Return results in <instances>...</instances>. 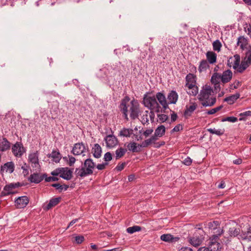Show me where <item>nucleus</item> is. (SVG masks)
<instances>
[{"mask_svg":"<svg viewBox=\"0 0 251 251\" xmlns=\"http://www.w3.org/2000/svg\"><path fill=\"white\" fill-rule=\"evenodd\" d=\"M212 92H213V90L209 86H206L205 88L201 91L198 99L201 102V104L203 106H212L216 103V98L209 99Z\"/></svg>","mask_w":251,"mask_h":251,"instance_id":"1","label":"nucleus"},{"mask_svg":"<svg viewBox=\"0 0 251 251\" xmlns=\"http://www.w3.org/2000/svg\"><path fill=\"white\" fill-rule=\"evenodd\" d=\"M96 166L95 163L93 162L91 158L86 159L84 162V167L80 169L76 168L75 173L78 176L82 177L92 175L93 173V170Z\"/></svg>","mask_w":251,"mask_h":251,"instance_id":"2","label":"nucleus"},{"mask_svg":"<svg viewBox=\"0 0 251 251\" xmlns=\"http://www.w3.org/2000/svg\"><path fill=\"white\" fill-rule=\"evenodd\" d=\"M235 60L233 68L235 70V73H243L250 66V64L246 60L240 61V56L238 54L234 55Z\"/></svg>","mask_w":251,"mask_h":251,"instance_id":"3","label":"nucleus"},{"mask_svg":"<svg viewBox=\"0 0 251 251\" xmlns=\"http://www.w3.org/2000/svg\"><path fill=\"white\" fill-rule=\"evenodd\" d=\"M108 75H107V79L109 80L110 79L114 78L115 80V77L118 79L120 77H123L122 75L121 70L120 68L116 66H110L107 69Z\"/></svg>","mask_w":251,"mask_h":251,"instance_id":"4","label":"nucleus"},{"mask_svg":"<svg viewBox=\"0 0 251 251\" xmlns=\"http://www.w3.org/2000/svg\"><path fill=\"white\" fill-rule=\"evenodd\" d=\"M129 111L131 119L134 120L138 118L140 113V109L139 104L137 100H133L130 101Z\"/></svg>","mask_w":251,"mask_h":251,"instance_id":"5","label":"nucleus"},{"mask_svg":"<svg viewBox=\"0 0 251 251\" xmlns=\"http://www.w3.org/2000/svg\"><path fill=\"white\" fill-rule=\"evenodd\" d=\"M143 103L145 107H148L151 110H153L158 103L154 96H147L145 95L143 99Z\"/></svg>","mask_w":251,"mask_h":251,"instance_id":"6","label":"nucleus"},{"mask_svg":"<svg viewBox=\"0 0 251 251\" xmlns=\"http://www.w3.org/2000/svg\"><path fill=\"white\" fill-rule=\"evenodd\" d=\"M130 100V98L128 96H125L121 100V103L119 106L120 111L124 115L125 119L128 120L127 117V104Z\"/></svg>","mask_w":251,"mask_h":251,"instance_id":"7","label":"nucleus"},{"mask_svg":"<svg viewBox=\"0 0 251 251\" xmlns=\"http://www.w3.org/2000/svg\"><path fill=\"white\" fill-rule=\"evenodd\" d=\"M12 151L15 156L19 157H21L25 152V150L22 143L18 142H17L13 146Z\"/></svg>","mask_w":251,"mask_h":251,"instance_id":"8","label":"nucleus"},{"mask_svg":"<svg viewBox=\"0 0 251 251\" xmlns=\"http://www.w3.org/2000/svg\"><path fill=\"white\" fill-rule=\"evenodd\" d=\"M21 186L22 185L19 182L15 183H10L9 184L6 185L4 187L3 191H2L1 192L0 195L1 196L9 195L12 193V190L13 189L18 188Z\"/></svg>","mask_w":251,"mask_h":251,"instance_id":"9","label":"nucleus"},{"mask_svg":"<svg viewBox=\"0 0 251 251\" xmlns=\"http://www.w3.org/2000/svg\"><path fill=\"white\" fill-rule=\"evenodd\" d=\"M104 141L106 142L107 147L110 148L115 147L118 143L117 138L113 135H107L104 138Z\"/></svg>","mask_w":251,"mask_h":251,"instance_id":"10","label":"nucleus"},{"mask_svg":"<svg viewBox=\"0 0 251 251\" xmlns=\"http://www.w3.org/2000/svg\"><path fill=\"white\" fill-rule=\"evenodd\" d=\"M46 176V174H44L42 176H40L38 173H35L31 174L28 177V179L30 181V182L39 183L43 180L45 177Z\"/></svg>","mask_w":251,"mask_h":251,"instance_id":"11","label":"nucleus"},{"mask_svg":"<svg viewBox=\"0 0 251 251\" xmlns=\"http://www.w3.org/2000/svg\"><path fill=\"white\" fill-rule=\"evenodd\" d=\"M15 166L13 162H8L1 166L0 173L2 174L4 172L11 174L14 171Z\"/></svg>","mask_w":251,"mask_h":251,"instance_id":"12","label":"nucleus"},{"mask_svg":"<svg viewBox=\"0 0 251 251\" xmlns=\"http://www.w3.org/2000/svg\"><path fill=\"white\" fill-rule=\"evenodd\" d=\"M232 72L230 70H227L223 72L222 75L221 74V80L223 83L229 82L232 77Z\"/></svg>","mask_w":251,"mask_h":251,"instance_id":"13","label":"nucleus"},{"mask_svg":"<svg viewBox=\"0 0 251 251\" xmlns=\"http://www.w3.org/2000/svg\"><path fill=\"white\" fill-rule=\"evenodd\" d=\"M85 147L82 143L75 144L72 152L75 155H79L84 152Z\"/></svg>","mask_w":251,"mask_h":251,"instance_id":"14","label":"nucleus"},{"mask_svg":"<svg viewBox=\"0 0 251 251\" xmlns=\"http://www.w3.org/2000/svg\"><path fill=\"white\" fill-rule=\"evenodd\" d=\"M160 239L166 242L174 243L178 241L179 239V237L177 236L174 237L170 234H164L161 235Z\"/></svg>","mask_w":251,"mask_h":251,"instance_id":"15","label":"nucleus"},{"mask_svg":"<svg viewBox=\"0 0 251 251\" xmlns=\"http://www.w3.org/2000/svg\"><path fill=\"white\" fill-rule=\"evenodd\" d=\"M92 153L96 158H100L101 156L102 149L98 144H94L92 149Z\"/></svg>","mask_w":251,"mask_h":251,"instance_id":"16","label":"nucleus"},{"mask_svg":"<svg viewBox=\"0 0 251 251\" xmlns=\"http://www.w3.org/2000/svg\"><path fill=\"white\" fill-rule=\"evenodd\" d=\"M63 168H66L67 170H64V171L60 173V177L69 180H70L72 177L73 169H69L68 167H63Z\"/></svg>","mask_w":251,"mask_h":251,"instance_id":"17","label":"nucleus"},{"mask_svg":"<svg viewBox=\"0 0 251 251\" xmlns=\"http://www.w3.org/2000/svg\"><path fill=\"white\" fill-rule=\"evenodd\" d=\"M10 147V143L8 140L3 137L2 139H0V151H5L9 150Z\"/></svg>","mask_w":251,"mask_h":251,"instance_id":"18","label":"nucleus"},{"mask_svg":"<svg viewBox=\"0 0 251 251\" xmlns=\"http://www.w3.org/2000/svg\"><path fill=\"white\" fill-rule=\"evenodd\" d=\"M47 156L49 158H52V161L55 163H59L61 159V154L59 151L53 150L51 153L48 154Z\"/></svg>","mask_w":251,"mask_h":251,"instance_id":"19","label":"nucleus"},{"mask_svg":"<svg viewBox=\"0 0 251 251\" xmlns=\"http://www.w3.org/2000/svg\"><path fill=\"white\" fill-rule=\"evenodd\" d=\"M206 60L209 64H213L216 62L217 54L215 52L212 51H208L206 53Z\"/></svg>","mask_w":251,"mask_h":251,"instance_id":"20","label":"nucleus"},{"mask_svg":"<svg viewBox=\"0 0 251 251\" xmlns=\"http://www.w3.org/2000/svg\"><path fill=\"white\" fill-rule=\"evenodd\" d=\"M197 107V104L196 102H193L192 105L186 107V109L184 112V116L185 117L187 118L192 115L193 112L196 110Z\"/></svg>","mask_w":251,"mask_h":251,"instance_id":"21","label":"nucleus"},{"mask_svg":"<svg viewBox=\"0 0 251 251\" xmlns=\"http://www.w3.org/2000/svg\"><path fill=\"white\" fill-rule=\"evenodd\" d=\"M209 251H220L221 249V245L219 243L216 241V240L211 239L209 245Z\"/></svg>","mask_w":251,"mask_h":251,"instance_id":"22","label":"nucleus"},{"mask_svg":"<svg viewBox=\"0 0 251 251\" xmlns=\"http://www.w3.org/2000/svg\"><path fill=\"white\" fill-rule=\"evenodd\" d=\"M167 98L170 103L175 104L178 99V95L175 91L172 90L169 93Z\"/></svg>","mask_w":251,"mask_h":251,"instance_id":"23","label":"nucleus"},{"mask_svg":"<svg viewBox=\"0 0 251 251\" xmlns=\"http://www.w3.org/2000/svg\"><path fill=\"white\" fill-rule=\"evenodd\" d=\"M189 243L194 247H197L199 246L201 242L202 239L199 236H195L190 237L189 240Z\"/></svg>","mask_w":251,"mask_h":251,"instance_id":"24","label":"nucleus"},{"mask_svg":"<svg viewBox=\"0 0 251 251\" xmlns=\"http://www.w3.org/2000/svg\"><path fill=\"white\" fill-rule=\"evenodd\" d=\"M240 96V94L239 93H237L234 95L226 97L224 100V101L227 102L229 104H232L238 98H239Z\"/></svg>","mask_w":251,"mask_h":251,"instance_id":"25","label":"nucleus"},{"mask_svg":"<svg viewBox=\"0 0 251 251\" xmlns=\"http://www.w3.org/2000/svg\"><path fill=\"white\" fill-rule=\"evenodd\" d=\"M209 64V63L206 60H202L200 63V65L198 68L199 72L201 73L202 72H205L207 69H209L210 65Z\"/></svg>","mask_w":251,"mask_h":251,"instance_id":"26","label":"nucleus"},{"mask_svg":"<svg viewBox=\"0 0 251 251\" xmlns=\"http://www.w3.org/2000/svg\"><path fill=\"white\" fill-rule=\"evenodd\" d=\"M133 129L124 127L120 131L118 136L125 137H129L133 134Z\"/></svg>","mask_w":251,"mask_h":251,"instance_id":"27","label":"nucleus"},{"mask_svg":"<svg viewBox=\"0 0 251 251\" xmlns=\"http://www.w3.org/2000/svg\"><path fill=\"white\" fill-rule=\"evenodd\" d=\"M127 147L129 151H131L133 152H140V147L137 145V143L135 142H130L128 144Z\"/></svg>","mask_w":251,"mask_h":251,"instance_id":"28","label":"nucleus"},{"mask_svg":"<svg viewBox=\"0 0 251 251\" xmlns=\"http://www.w3.org/2000/svg\"><path fill=\"white\" fill-rule=\"evenodd\" d=\"M186 86H188L189 84H195L196 83V76L191 73L188 74L186 76Z\"/></svg>","mask_w":251,"mask_h":251,"instance_id":"29","label":"nucleus"},{"mask_svg":"<svg viewBox=\"0 0 251 251\" xmlns=\"http://www.w3.org/2000/svg\"><path fill=\"white\" fill-rule=\"evenodd\" d=\"M29 200L27 196L19 197L15 201V204H28Z\"/></svg>","mask_w":251,"mask_h":251,"instance_id":"30","label":"nucleus"},{"mask_svg":"<svg viewBox=\"0 0 251 251\" xmlns=\"http://www.w3.org/2000/svg\"><path fill=\"white\" fill-rule=\"evenodd\" d=\"M166 128L164 126H159L155 130V133L159 137H162L165 133Z\"/></svg>","mask_w":251,"mask_h":251,"instance_id":"31","label":"nucleus"},{"mask_svg":"<svg viewBox=\"0 0 251 251\" xmlns=\"http://www.w3.org/2000/svg\"><path fill=\"white\" fill-rule=\"evenodd\" d=\"M221 74L218 73H214L211 78V82L212 84H218L220 83L221 80Z\"/></svg>","mask_w":251,"mask_h":251,"instance_id":"32","label":"nucleus"},{"mask_svg":"<svg viewBox=\"0 0 251 251\" xmlns=\"http://www.w3.org/2000/svg\"><path fill=\"white\" fill-rule=\"evenodd\" d=\"M126 151V149H124L122 147L118 148L115 151L116 159H118L124 156Z\"/></svg>","mask_w":251,"mask_h":251,"instance_id":"33","label":"nucleus"},{"mask_svg":"<svg viewBox=\"0 0 251 251\" xmlns=\"http://www.w3.org/2000/svg\"><path fill=\"white\" fill-rule=\"evenodd\" d=\"M28 159L31 163L34 164L35 165H39V159L37 153H33L30 154L28 156ZM35 167H36V165H35Z\"/></svg>","mask_w":251,"mask_h":251,"instance_id":"34","label":"nucleus"},{"mask_svg":"<svg viewBox=\"0 0 251 251\" xmlns=\"http://www.w3.org/2000/svg\"><path fill=\"white\" fill-rule=\"evenodd\" d=\"M207 130L210 132V133L212 134H216L218 136H222L225 133V129H215V128H208L207 129Z\"/></svg>","mask_w":251,"mask_h":251,"instance_id":"35","label":"nucleus"},{"mask_svg":"<svg viewBox=\"0 0 251 251\" xmlns=\"http://www.w3.org/2000/svg\"><path fill=\"white\" fill-rule=\"evenodd\" d=\"M187 87L189 89L191 90V91L189 93L191 95L195 96L198 93V87L195 84H190Z\"/></svg>","mask_w":251,"mask_h":251,"instance_id":"36","label":"nucleus"},{"mask_svg":"<svg viewBox=\"0 0 251 251\" xmlns=\"http://www.w3.org/2000/svg\"><path fill=\"white\" fill-rule=\"evenodd\" d=\"M223 232V230L219 226H217L215 229L213 230V239L216 240Z\"/></svg>","mask_w":251,"mask_h":251,"instance_id":"37","label":"nucleus"},{"mask_svg":"<svg viewBox=\"0 0 251 251\" xmlns=\"http://www.w3.org/2000/svg\"><path fill=\"white\" fill-rule=\"evenodd\" d=\"M155 98L160 104L167 101L164 94L162 92L157 93Z\"/></svg>","mask_w":251,"mask_h":251,"instance_id":"38","label":"nucleus"},{"mask_svg":"<svg viewBox=\"0 0 251 251\" xmlns=\"http://www.w3.org/2000/svg\"><path fill=\"white\" fill-rule=\"evenodd\" d=\"M220 224L219 221H213L212 222H208L207 224V226L208 228L210 229H211L212 231L214 229H215L217 226H219Z\"/></svg>","mask_w":251,"mask_h":251,"instance_id":"39","label":"nucleus"},{"mask_svg":"<svg viewBox=\"0 0 251 251\" xmlns=\"http://www.w3.org/2000/svg\"><path fill=\"white\" fill-rule=\"evenodd\" d=\"M141 229L140 226H133L129 227L126 229V231L130 234H132L135 232L139 231Z\"/></svg>","mask_w":251,"mask_h":251,"instance_id":"40","label":"nucleus"},{"mask_svg":"<svg viewBox=\"0 0 251 251\" xmlns=\"http://www.w3.org/2000/svg\"><path fill=\"white\" fill-rule=\"evenodd\" d=\"M228 233L230 236L235 237L239 234L240 229L239 228L231 227L229 229Z\"/></svg>","mask_w":251,"mask_h":251,"instance_id":"41","label":"nucleus"},{"mask_svg":"<svg viewBox=\"0 0 251 251\" xmlns=\"http://www.w3.org/2000/svg\"><path fill=\"white\" fill-rule=\"evenodd\" d=\"M222 47V44L219 40H216L213 43V48L215 51H220Z\"/></svg>","mask_w":251,"mask_h":251,"instance_id":"42","label":"nucleus"},{"mask_svg":"<svg viewBox=\"0 0 251 251\" xmlns=\"http://www.w3.org/2000/svg\"><path fill=\"white\" fill-rule=\"evenodd\" d=\"M67 170L66 168H57L54 171H52L50 173V174L53 176H57L59 174L60 175V173H62V171H64V170Z\"/></svg>","mask_w":251,"mask_h":251,"instance_id":"43","label":"nucleus"},{"mask_svg":"<svg viewBox=\"0 0 251 251\" xmlns=\"http://www.w3.org/2000/svg\"><path fill=\"white\" fill-rule=\"evenodd\" d=\"M223 107V106L222 105H221L219 106H218L217 107H215V108H213L210 110L207 111V112L206 113L208 115H212V114L216 113L218 111H220L221 109H222V108Z\"/></svg>","mask_w":251,"mask_h":251,"instance_id":"44","label":"nucleus"},{"mask_svg":"<svg viewBox=\"0 0 251 251\" xmlns=\"http://www.w3.org/2000/svg\"><path fill=\"white\" fill-rule=\"evenodd\" d=\"M62 198L61 197L51 198L48 204H58L61 202Z\"/></svg>","mask_w":251,"mask_h":251,"instance_id":"45","label":"nucleus"},{"mask_svg":"<svg viewBox=\"0 0 251 251\" xmlns=\"http://www.w3.org/2000/svg\"><path fill=\"white\" fill-rule=\"evenodd\" d=\"M157 117L159 118L160 123H163L167 121L168 119V116L165 114H158Z\"/></svg>","mask_w":251,"mask_h":251,"instance_id":"46","label":"nucleus"},{"mask_svg":"<svg viewBox=\"0 0 251 251\" xmlns=\"http://www.w3.org/2000/svg\"><path fill=\"white\" fill-rule=\"evenodd\" d=\"M238 121V119L235 117H227L226 118H223L221 120L222 122L228 121L232 123L236 122Z\"/></svg>","mask_w":251,"mask_h":251,"instance_id":"47","label":"nucleus"},{"mask_svg":"<svg viewBox=\"0 0 251 251\" xmlns=\"http://www.w3.org/2000/svg\"><path fill=\"white\" fill-rule=\"evenodd\" d=\"M112 159V155L111 152H107L104 155L103 160L105 162H108Z\"/></svg>","mask_w":251,"mask_h":251,"instance_id":"48","label":"nucleus"},{"mask_svg":"<svg viewBox=\"0 0 251 251\" xmlns=\"http://www.w3.org/2000/svg\"><path fill=\"white\" fill-rule=\"evenodd\" d=\"M150 140H149V139L143 141L142 144H138V146H139L140 148L147 147L151 144Z\"/></svg>","mask_w":251,"mask_h":251,"instance_id":"49","label":"nucleus"},{"mask_svg":"<svg viewBox=\"0 0 251 251\" xmlns=\"http://www.w3.org/2000/svg\"><path fill=\"white\" fill-rule=\"evenodd\" d=\"M75 238V241L77 244H81L84 240V237L82 235L76 236Z\"/></svg>","mask_w":251,"mask_h":251,"instance_id":"50","label":"nucleus"},{"mask_svg":"<svg viewBox=\"0 0 251 251\" xmlns=\"http://www.w3.org/2000/svg\"><path fill=\"white\" fill-rule=\"evenodd\" d=\"M45 181L46 182H50V181H56L59 180V178L55 176H47L45 177Z\"/></svg>","mask_w":251,"mask_h":251,"instance_id":"51","label":"nucleus"},{"mask_svg":"<svg viewBox=\"0 0 251 251\" xmlns=\"http://www.w3.org/2000/svg\"><path fill=\"white\" fill-rule=\"evenodd\" d=\"M234 60H235L234 55L233 56L229 58L227 62V66L229 68H231L232 65L233 66L234 65Z\"/></svg>","mask_w":251,"mask_h":251,"instance_id":"52","label":"nucleus"},{"mask_svg":"<svg viewBox=\"0 0 251 251\" xmlns=\"http://www.w3.org/2000/svg\"><path fill=\"white\" fill-rule=\"evenodd\" d=\"M182 129L183 127L182 125L178 124L174 127V128L171 130V132L172 133L174 132H178L180 130H182Z\"/></svg>","mask_w":251,"mask_h":251,"instance_id":"53","label":"nucleus"},{"mask_svg":"<svg viewBox=\"0 0 251 251\" xmlns=\"http://www.w3.org/2000/svg\"><path fill=\"white\" fill-rule=\"evenodd\" d=\"M146 112L148 113V111H146ZM141 122H142V123L143 125H145V124H146L147 123L149 124V119H148V114H147V113H146V114H144L143 115V116L142 117Z\"/></svg>","mask_w":251,"mask_h":251,"instance_id":"54","label":"nucleus"},{"mask_svg":"<svg viewBox=\"0 0 251 251\" xmlns=\"http://www.w3.org/2000/svg\"><path fill=\"white\" fill-rule=\"evenodd\" d=\"M126 165V162H123L121 164H119L116 167V170L117 171H121L122 170H123L125 166Z\"/></svg>","mask_w":251,"mask_h":251,"instance_id":"55","label":"nucleus"},{"mask_svg":"<svg viewBox=\"0 0 251 251\" xmlns=\"http://www.w3.org/2000/svg\"><path fill=\"white\" fill-rule=\"evenodd\" d=\"M108 165V162H104L102 164H99L97 165V168L99 170H102L105 168V166Z\"/></svg>","mask_w":251,"mask_h":251,"instance_id":"56","label":"nucleus"},{"mask_svg":"<svg viewBox=\"0 0 251 251\" xmlns=\"http://www.w3.org/2000/svg\"><path fill=\"white\" fill-rule=\"evenodd\" d=\"M51 186L53 187L56 188V189L59 190L60 192H62L63 190V186H62V185H60L59 183L52 184Z\"/></svg>","mask_w":251,"mask_h":251,"instance_id":"57","label":"nucleus"},{"mask_svg":"<svg viewBox=\"0 0 251 251\" xmlns=\"http://www.w3.org/2000/svg\"><path fill=\"white\" fill-rule=\"evenodd\" d=\"M243 42H246V39L243 37L240 36L238 38V41L237 42V45L240 46V47L242 49H243Z\"/></svg>","mask_w":251,"mask_h":251,"instance_id":"58","label":"nucleus"},{"mask_svg":"<svg viewBox=\"0 0 251 251\" xmlns=\"http://www.w3.org/2000/svg\"><path fill=\"white\" fill-rule=\"evenodd\" d=\"M241 82L239 80H235V82L230 85V89H237L239 85L240 84Z\"/></svg>","mask_w":251,"mask_h":251,"instance_id":"59","label":"nucleus"},{"mask_svg":"<svg viewBox=\"0 0 251 251\" xmlns=\"http://www.w3.org/2000/svg\"><path fill=\"white\" fill-rule=\"evenodd\" d=\"M168 42L166 43V44H168V46L171 47L172 46H174L175 44H176V40L174 38H171L168 40Z\"/></svg>","mask_w":251,"mask_h":251,"instance_id":"60","label":"nucleus"},{"mask_svg":"<svg viewBox=\"0 0 251 251\" xmlns=\"http://www.w3.org/2000/svg\"><path fill=\"white\" fill-rule=\"evenodd\" d=\"M183 163L185 165L187 166H190L192 162V160L189 157H187L184 160H183Z\"/></svg>","mask_w":251,"mask_h":251,"instance_id":"61","label":"nucleus"},{"mask_svg":"<svg viewBox=\"0 0 251 251\" xmlns=\"http://www.w3.org/2000/svg\"><path fill=\"white\" fill-rule=\"evenodd\" d=\"M69 160L68 162V164L70 166H72L74 165L75 161V158L72 156L69 155Z\"/></svg>","mask_w":251,"mask_h":251,"instance_id":"62","label":"nucleus"},{"mask_svg":"<svg viewBox=\"0 0 251 251\" xmlns=\"http://www.w3.org/2000/svg\"><path fill=\"white\" fill-rule=\"evenodd\" d=\"M153 131V130L152 128L148 129L144 131L143 134L147 137L151 135Z\"/></svg>","mask_w":251,"mask_h":251,"instance_id":"63","label":"nucleus"},{"mask_svg":"<svg viewBox=\"0 0 251 251\" xmlns=\"http://www.w3.org/2000/svg\"><path fill=\"white\" fill-rule=\"evenodd\" d=\"M240 116L243 117V116H251V111H247L243 113H241L239 114Z\"/></svg>","mask_w":251,"mask_h":251,"instance_id":"64","label":"nucleus"}]
</instances>
